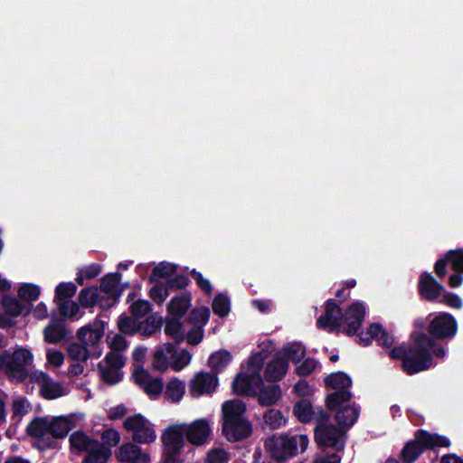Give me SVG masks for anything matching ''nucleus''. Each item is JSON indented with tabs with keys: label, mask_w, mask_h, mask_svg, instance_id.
I'll use <instances>...</instances> for the list:
<instances>
[{
	"label": "nucleus",
	"mask_w": 463,
	"mask_h": 463,
	"mask_svg": "<svg viewBox=\"0 0 463 463\" xmlns=\"http://www.w3.org/2000/svg\"><path fill=\"white\" fill-rule=\"evenodd\" d=\"M458 332V322L453 315L439 312L429 321L428 333L412 331L409 346H394L389 352L392 360L402 361V369L408 375H413L430 369L433 364L431 349L436 341H449Z\"/></svg>",
	"instance_id": "1"
},
{
	"label": "nucleus",
	"mask_w": 463,
	"mask_h": 463,
	"mask_svg": "<svg viewBox=\"0 0 463 463\" xmlns=\"http://www.w3.org/2000/svg\"><path fill=\"white\" fill-rule=\"evenodd\" d=\"M365 317V306L361 301L352 303L343 313L335 299L329 298L325 304V313L317 319L319 329L329 332L343 333L354 336L360 331Z\"/></svg>",
	"instance_id": "2"
},
{
	"label": "nucleus",
	"mask_w": 463,
	"mask_h": 463,
	"mask_svg": "<svg viewBox=\"0 0 463 463\" xmlns=\"http://www.w3.org/2000/svg\"><path fill=\"white\" fill-rule=\"evenodd\" d=\"M246 404L233 399L222 405V433L230 442L242 441L252 434V424L245 417Z\"/></svg>",
	"instance_id": "3"
},
{
	"label": "nucleus",
	"mask_w": 463,
	"mask_h": 463,
	"mask_svg": "<svg viewBox=\"0 0 463 463\" xmlns=\"http://www.w3.org/2000/svg\"><path fill=\"white\" fill-rule=\"evenodd\" d=\"M309 439L307 435L288 436L287 434H273L264 440L265 450L270 458L277 463H285L296 457L299 451L304 452L308 446Z\"/></svg>",
	"instance_id": "4"
},
{
	"label": "nucleus",
	"mask_w": 463,
	"mask_h": 463,
	"mask_svg": "<svg viewBox=\"0 0 463 463\" xmlns=\"http://www.w3.org/2000/svg\"><path fill=\"white\" fill-rule=\"evenodd\" d=\"M185 431L182 424H172L163 431L164 447L161 463H180V455L185 445Z\"/></svg>",
	"instance_id": "5"
},
{
	"label": "nucleus",
	"mask_w": 463,
	"mask_h": 463,
	"mask_svg": "<svg viewBox=\"0 0 463 463\" xmlns=\"http://www.w3.org/2000/svg\"><path fill=\"white\" fill-rule=\"evenodd\" d=\"M123 428L132 433V440L135 443L151 444L156 439L154 424L141 413L127 417Z\"/></svg>",
	"instance_id": "6"
},
{
	"label": "nucleus",
	"mask_w": 463,
	"mask_h": 463,
	"mask_svg": "<svg viewBox=\"0 0 463 463\" xmlns=\"http://www.w3.org/2000/svg\"><path fill=\"white\" fill-rule=\"evenodd\" d=\"M7 375L12 382L22 383L29 375L26 366L33 360V354L24 347H19L13 353L8 351Z\"/></svg>",
	"instance_id": "7"
},
{
	"label": "nucleus",
	"mask_w": 463,
	"mask_h": 463,
	"mask_svg": "<svg viewBox=\"0 0 463 463\" xmlns=\"http://www.w3.org/2000/svg\"><path fill=\"white\" fill-rule=\"evenodd\" d=\"M345 431L334 424H317L314 430L315 441L319 448L341 451L345 448Z\"/></svg>",
	"instance_id": "8"
},
{
	"label": "nucleus",
	"mask_w": 463,
	"mask_h": 463,
	"mask_svg": "<svg viewBox=\"0 0 463 463\" xmlns=\"http://www.w3.org/2000/svg\"><path fill=\"white\" fill-rule=\"evenodd\" d=\"M417 291L421 300L437 303L445 291V288L431 273L422 271L419 276Z\"/></svg>",
	"instance_id": "9"
},
{
	"label": "nucleus",
	"mask_w": 463,
	"mask_h": 463,
	"mask_svg": "<svg viewBox=\"0 0 463 463\" xmlns=\"http://www.w3.org/2000/svg\"><path fill=\"white\" fill-rule=\"evenodd\" d=\"M263 384V378L259 373H243L236 374L232 388L235 394L256 397L257 390Z\"/></svg>",
	"instance_id": "10"
},
{
	"label": "nucleus",
	"mask_w": 463,
	"mask_h": 463,
	"mask_svg": "<svg viewBox=\"0 0 463 463\" xmlns=\"http://www.w3.org/2000/svg\"><path fill=\"white\" fill-rule=\"evenodd\" d=\"M182 425L186 440L194 446L199 447L205 444L212 434L211 426L206 419H198L188 425Z\"/></svg>",
	"instance_id": "11"
},
{
	"label": "nucleus",
	"mask_w": 463,
	"mask_h": 463,
	"mask_svg": "<svg viewBox=\"0 0 463 463\" xmlns=\"http://www.w3.org/2000/svg\"><path fill=\"white\" fill-rule=\"evenodd\" d=\"M217 383V375L207 372H200L190 382V394L193 397H200L211 393L215 390Z\"/></svg>",
	"instance_id": "12"
},
{
	"label": "nucleus",
	"mask_w": 463,
	"mask_h": 463,
	"mask_svg": "<svg viewBox=\"0 0 463 463\" xmlns=\"http://www.w3.org/2000/svg\"><path fill=\"white\" fill-rule=\"evenodd\" d=\"M104 331L105 322L95 320L93 325L88 324L80 327L77 332V337L82 344L95 345L101 341Z\"/></svg>",
	"instance_id": "13"
},
{
	"label": "nucleus",
	"mask_w": 463,
	"mask_h": 463,
	"mask_svg": "<svg viewBox=\"0 0 463 463\" xmlns=\"http://www.w3.org/2000/svg\"><path fill=\"white\" fill-rule=\"evenodd\" d=\"M288 370L287 359L282 358L279 354L269 361L264 370V378L268 382H279L286 375Z\"/></svg>",
	"instance_id": "14"
},
{
	"label": "nucleus",
	"mask_w": 463,
	"mask_h": 463,
	"mask_svg": "<svg viewBox=\"0 0 463 463\" xmlns=\"http://www.w3.org/2000/svg\"><path fill=\"white\" fill-rule=\"evenodd\" d=\"M418 437L426 450H433L438 448H449L451 445L449 439L439 433H431L426 430H417Z\"/></svg>",
	"instance_id": "15"
},
{
	"label": "nucleus",
	"mask_w": 463,
	"mask_h": 463,
	"mask_svg": "<svg viewBox=\"0 0 463 463\" xmlns=\"http://www.w3.org/2000/svg\"><path fill=\"white\" fill-rule=\"evenodd\" d=\"M75 427L71 416H55L49 420L50 435L52 439H63Z\"/></svg>",
	"instance_id": "16"
},
{
	"label": "nucleus",
	"mask_w": 463,
	"mask_h": 463,
	"mask_svg": "<svg viewBox=\"0 0 463 463\" xmlns=\"http://www.w3.org/2000/svg\"><path fill=\"white\" fill-rule=\"evenodd\" d=\"M282 392L279 384L260 385L257 390L256 397L258 402L262 407H269L276 404L281 398Z\"/></svg>",
	"instance_id": "17"
},
{
	"label": "nucleus",
	"mask_w": 463,
	"mask_h": 463,
	"mask_svg": "<svg viewBox=\"0 0 463 463\" xmlns=\"http://www.w3.org/2000/svg\"><path fill=\"white\" fill-rule=\"evenodd\" d=\"M67 335L63 318L52 319L43 330L44 341L49 344H58Z\"/></svg>",
	"instance_id": "18"
},
{
	"label": "nucleus",
	"mask_w": 463,
	"mask_h": 463,
	"mask_svg": "<svg viewBox=\"0 0 463 463\" xmlns=\"http://www.w3.org/2000/svg\"><path fill=\"white\" fill-rule=\"evenodd\" d=\"M192 295L189 291H184L178 296L171 298L167 304V312L175 317L182 318L191 307Z\"/></svg>",
	"instance_id": "19"
},
{
	"label": "nucleus",
	"mask_w": 463,
	"mask_h": 463,
	"mask_svg": "<svg viewBox=\"0 0 463 463\" xmlns=\"http://www.w3.org/2000/svg\"><path fill=\"white\" fill-rule=\"evenodd\" d=\"M425 451L419 439L417 430L414 439L407 441L401 452V459L403 463H414Z\"/></svg>",
	"instance_id": "20"
},
{
	"label": "nucleus",
	"mask_w": 463,
	"mask_h": 463,
	"mask_svg": "<svg viewBox=\"0 0 463 463\" xmlns=\"http://www.w3.org/2000/svg\"><path fill=\"white\" fill-rule=\"evenodd\" d=\"M121 277V273L117 271L109 273L100 279L99 289L109 295L115 301L118 300L122 294V288H118Z\"/></svg>",
	"instance_id": "21"
},
{
	"label": "nucleus",
	"mask_w": 463,
	"mask_h": 463,
	"mask_svg": "<svg viewBox=\"0 0 463 463\" xmlns=\"http://www.w3.org/2000/svg\"><path fill=\"white\" fill-rule=\"evenodd\" d=\"M360 414V406L353 405L344 406L335 413V420L340 426L352 427L357 420Z\"/></svg>",
	"instance_id": "22"
},
{
	"label": "nucleus",
	"mask_w": 463,
	"mask_h": 463,
	"mask_svg": "<svg viewBox=\"0 0 463 463\" xmlns=\"http://www.w3.org/2000/svg\"><path fill=\"white\" fill-rule=\"evenodd\" d=\"M232 355L226 349L213 353L208 359V364L215 375L222 372L232 362Z\"/></svg>",
	"instance_id": "23"
},
{
	"label": "nucleus",
	"mask_w": 463,
	"mask_h": 463,
	"mask_svg": "<svg viewBox=\"0 0 463 463\" xmlns=\"http://www.w3.org/2000/svg\"><path fill=\"white\" fill-rule=\"evenodd\" d=\"M325 385L334 390H349L353 381L345 372L338 371L326 375L324 379Z\"/></svg>",
	"instance_id": "24"
},
{
	"label": "nucleus",
	"mask_w": 463,
	"mask_h": 463,
	"mask_svg": "<svg viewBox=\"0 0 463 463\" xmlns=\"http://www.w3.org/2000/svg\"><path fill=\"white\" fill-rule=\"evenodd\" d=\"M111 456V449L98 440L88 451L82 463H107Z\"/></svg>",
	"instance_id": "25"
},
{
	"label": "nucleus",
	"mask_w": 463,
	"mask_h": 463,
	"mask_svg": "<svg viewBox=\"0 0 463 463\" xmlns=\"http://www.w3.org/2000/svg\"><path fill=\"white\" fill-rule=\"evenodd\" d=\"M26 434L33 439H42L50 434L48 417H35L26 426Z\"/></svg>",
	"instance_id": "26"
},
{
	"label": "nucleus",
	"mask_w": 463,
	"mask_h": 463,
	"mask_svg": "<svg viewBox=\"0 0 463 463\" xmlns=\"http://www.w3.org/2000/svg\"><path fill=\"white\" fill-rule=\"evenodd\" d=\"M365 335L374 336V340L382 347L390 348L394 343V337L380 323H372L367 328Z\"/></svg>",
	"instance_id": "27"
},
{
	"label": "nucleus",
	"mask_w": 463,
	"mask_h": 463,
	"mask_svg": "<svg viewBox=\"0 0 463 463\" xmlns=\"http://www.w3.org/2000/svg\"><path fill=\"white\" fill-rule=\"evenodd\" d=\"M69 441L71 449L79 452H87L94 444H98V439H90L82 430L73 432Z\"/></svg>",
	"instance_id": "28"
},
{
	"label": "nucleus",
	"mask_w": 463,
	"mask_h": 463,
	"mask_svg": "<svg viewBox=\"0 0 463 463\" xmlns=\"http://www.w3.org/2000/svg\"><path fill=\"white\" fill-rule=\"evenodd\" d=\"M1 303L5 314L14 317L27 315L31 310L30 307L20 303L19 300L10 295H5Z\"/></svg>",
	"instance_id": "29"
},
{
	"label": "nucleus",
	"mask_w": 463,
	"mask_h": 463,
	"mask_svg": "<svg viewBox=\"0 0 463 463\" xmlns=\"http://www.w3.org/2000/svg\"><path fill=\"white\" fill-rule=\"evenodd\" d=\"M185 392V384L177 377L171 378L165 385V398L172 402H179Z\"/></svg>",
	"instance_id": "30"
},
{
	"label": "nucleus",
	"mask_w": 463,
	"mask_h": 463,
	"mask_svg": "<svg viewBox=\"0 0 463 463\" xmlns=\"http://www.w3.org/2000/svg\"><path fill=\"white\" fill-rule=\"evenodd\" d=\"M137 444L138 443H135L134 441L122 444L116 452L117 459L122 463H130L140 457L143 452Z\"/></svg>",
	"instance_id": "31"
},
{
	"label": "nucleus",
	"mask_w": 463,
	"mask_h": 463,
	"mask_svg": "<svg viewBox=\"0 0 463 463\" xmlns=\"http://www.w3.org/2000/svg\"><path fill=\"white\" fill-rule=\"evenodd\" d=\"M353 397V393L349 390H336L329 393L326 398V405L330 411H338L341 405L349 402Z\"/></svg>",
	"instance_id": "32"
},
{
	"label": "nucleus",
	"mask_w": 463,
	"mask_h": 463,
	"mask_svg": "<svg viewBox=\"0 0 463 463\" xmlns=\"http://www.w3.org/2000/svg\"><path fill=\"white\" fill-rule=\"evenodd\" d=\"M177 270V266L166 261L159 262L153 269L148 277L149 283H155L158 281V279H168L175 275Z\"/></svg>",
	"instance_id": "33"
},
{
	"label": "nucleus",
	"mask_w": 463,
	"mask_h": 463,
	"mask_svg": "<svg viewBox=\"0 0 463 463\" xmlns=\"http://www.w3.org/2000/svg\"><path fill=\"white\" fill-rule=\"evenodd\" d=\"M293 413L300 422H310L314 415V410L311 402L307 399H301L298 401L294 404Z\"/></svg>",
	"instance_id": "34"
},
{
	"label": "nucleus",
	"mask_w": 463,
	"mask_h": 463,
	"mask_svg": "<svg viewBox=\"0 0 463 463\" xmlns=\"http://www.w3.org/2000/svg\"><path fill=\"white\" fill-rule=\"evenodd\" d=\"M183 324L180 317H174L166 319L165 326V334L171 336L175 344H181L184 340V335L182 332Z\"/></svg>",
	"instance_id": "35"
},
{
	"label": "nucleus",
	"mask_w": 463,
	"mask_h": 463,
	"mask_svg": "<svg viewBox=\"0 0 463 463\" xmlns=\"http://www.w3.org/2000/svg\"><path fill=\"white\" fill-rule=\"evenodd\" d=\"M263 420L269 430H278L287 422L282 411L276 409H269L264 413Z\"/></svg>",
	"instance_id": "36"
},
{
	"label": "nucleus",
	"mask_w": 463,
	"mask_h": 463,
	"mask_svg": "<svg viewBox=\"0 0 463 463\" xmlns=\"http://www.w3.org/2000/svg\"><path fill=\"white\" fill-rule=\"evenodd\" d=\"M210 309L207 307H195L192 309L186 317V321L193 324L194 326H203L208 323L210 318Z\"/></svg>",
	"instance_id": "37"
},
{
	"label": "nucleus",
	"mask_w": 463,
	"mask_h": 463,
	"mask_svg": "<svg viewBox=\"0 0 463 463\" xmlns=\"http://www.w3.org/2000/svg\"><path fill=\"white\" fill-rule=\"evenodd\" d=\"M98 288L90 287L82 288L78 296V301L83 307H92L99 302Z\"/></svg>",
	"instance_id": "38"
},
{
	"label": "nucleus",
	"mask_w": 463,
	"mask_h": 463,
	"mask_svg": "<svg viewBox=\"0 0 463 463\" xmlns=\"http://www.w3.org/2000/svg\"><path fill=\"white\" fill-rule=\"evenodd\" d=\"M212 308L215 315L220 317H225L231 310V300L223 293H218L213 299Z\"/></svg>",
	"instance_id": "39"
},
{
	"label": "nucleus",
	"mask_w": 463,
	"mask_h": 463,
	"mask_svg": "<svg viewBox=\"0 0 463 463\" xmlns=\"http://www.w3.org/2000/svg\"><path fill=\"white\" fill-rule=\"evenodd\" d=\"M138 322L136 317L121 315L118 319V328L123 335H134L138 331Z\"/></svg>",
	"instance_id": "40"
},
{
	"label": "nucleus",
	"mask_w": 463,
	"mask_h": 463,
	"mask_svg": "<svg viewBox=\"0 0 463 463\" xmlns=\"http://www.w3.org/2000/svg\"><path fill=\"white\" fill-rule=\"evenodd\" d=\"M98 369L99 370L101 380L109 385L117 384L122 380L123 375L119 370L104 366L102 362L98 364Z\"/></svg>",
	"instance_id": "41"
},
{
	"label": "nucleus",
	"mask_w": 463,
	"mask_h": 463,
	"mask_svg": "<svg viewBox=\"0 0 463 463\" xmlns=\"http://www.w3.org/2000/svg\"><path fill=\"white\" fill-rule=\"evenodd\" d=\"M161 319H156L154 316H150L146 320L138 322L137 333L145 336H151L161 328Z\"/></svg>",
	"instance_id": "42"
},
{
	"label": "nucleus",
	"mask_w": 463,
	"mask_h": 463,
	"mask_svg": "<svg viewBox=\"0 0 463 463\" xmlns=\"http://www.w3.org/2000/svg\"><path fill=\"white\" fill-rule=\"evenodd\" d=\"M282 358L292 361L294 364H298L306 354V349L301 344H294L290 346L284 347L282 350Z\"/></svg>",
	"instance_id": "43"
},
{
	"label": "nucleus",
	"mask_w": 463,
	"mask_h": 463,
	"mask_svg": "<svg viewBox=\"0 0 463 463\" xmlns=\"http://www.w3.org/2000/svg\"><path fill=\"white\" fill-rule=\"evenodd\" d=\"M40 394L46 400H54L62 396L63 392L60 383L48 381L42 384Z\"/></svg>",
	"instance_id": "44"
},
{
	"label": "nucleus",
	"mask_w": 463,
	"mask_h": 463,
	"mask_svg": "<svg viewBox=\"0 0 463 463\" xmlns=\"http://www.w3.org/2000/svg\"><path fill=\"white\" fill-rule=\"evenodd\" d=\"M101 272V266L98 263H91L90 265L85 266L80 269L75 279L79 285H83L85 279H91L99 275Z\"/></svg>",
	"instance_id": "45"
},
{
	"label": "nucleus",
	"mask_w": 463,
	"mask_h": 463,
	"mask_svg": "<svg viewBox=\"0 0 463 463\" xmlns=\"http://www.w3.org/2000/svg\"><path fill=\"white\" fill-rule=\"evenodd\" d=\"M40 294V287L32 283L24 284L18 289V297L27 302L37 300Z\"/></svg>",
	"instance_id": "46"
},
{
	"label": "nucleus",
	"mask_w": 463,
	"mask_h": 463,
	"mask_svg": "<svg viewBox=\"0 0 463 463\" xmlns=\"http://www.w3.org/2000/svg\"><path fill=\"white\" fill-rule=\"evenodd\" d=\"M76 291L77 286L73 282H61L55 288V298L60 302L68 301Z\"/></svg>",
	"instance_id": "47"
},
{
	"label": "nucleus",
	"mask_w": 463,
	"mask_h": 463,
	"mask_svg": "<svg viewBox=\"0 0 463 463\" xmlns=\"http://www.w3.org/2000/svg\"><path fill=\"white\" fill-rule=\"evenodd\" d=\"M85 344L71 343L68 346V355L76 362H85L89 358V350Z\"/></svg>",
	"instance_id": "48"
},
{
	"label": "nucleus",
	"mask_w": 463,
	"mask_h": 463,
	"mask_svg": "<svg viewBox=\"0 0 463 463\" xmlns=\"http://www.w3.org/2000/svg\"><path fill=\"white\" fill-rule=\"evenodd\" d=\"M191 283L190 279L184 274H175L169 277L165 284L168 288L169 292L183 289Z\"/></svg>",
	"instance_id": "49"
},
{
	"label": "nucleus",
	"mask_w": 463,
	"mask_h": 463,
	"mask_svg": "<svg viewBox=\"0 0 463 463\" xmlns=\"http://www.w3.org/2000/svg\"><path fill=\"white\" fill-rule=\"evenodd\" d=\"M445 254L451 269L455 272H463V248L448 250Z\"/></svg>",
	"instance_id": "50"
},
{
	"label": "nucleus",
	"mask_w": 463,
	"mask_h": 463,
	"mask_svg": "<svg viewBox=\"0 0 463 463\" xmlns=\"http://www.w3.org/2000/svg\"><path fill=\"white\" fill-rule=\"evenodd\" d=\"M155 283L156 285L149 290V297L153 301L160 305L165 301L170 292L165 283L159 281Z\"/></svg>",
	"instance_id": "51"
},
{
	"label": "nucleus",
	"mask_w": 463,
	"mask_h": 463,
	"mask_svg": "<svg viewBox=\"0 0 463 463\" xmlns=\"http://www.w3.org/2000/svg\"><path fill=\"white\" fill-rule=\"evenodd\" d=\"M173 359L174 361L171 364V368L175 372H179L190 364L192 354L188 350L183 349L181 352H177Z\"/></svg>",
	"instance_id": "52"
},
{
	"label": "nucleus",
	"mask_w": 463,
	"mask_h": 463,
	"mask_svg": "<svg viewBox=\"0 0 463 463\" xmlns=\"http://www.w3.org/2000/svg\"><path fill=\"white\" fill-rule=\"evenodd\" d=\"M59 311L61 316V318L65 319L66 317L73 318L80 312V306L74 301H63L59 303Z\"/></svg>",
	"instance_id": "53"
},
{
	"label": "nucleus",
	"mask_w": 463,
	"mask_h": 463,
	"mask_svg": "<svg viewBox=\"0 0 463 463\" xmlns=\"http://www.w3.org/2000/svg\"><path fill=\"white\" fill-rule=\"evenodd\" d=\"M437 303H440L456 309H460L463 307L461 298L458 294L449 291H444Z\"/></svg>",
	"instance_id": "54"
},
{
	"label": "nucleus",
	"mask_w": 463,
	"mask_h": 463,
	"mask_svg": "<svg viewBox=\"0 0 463 463\" xmlns=\"http://www.w3.org/2000/svg\"><path fill=\"white\" fill-rule=\"evenodd\" d=\"M101 444L108 448H112L117 446L120 441V434L115 429H108L103 431L101 434Z\"/></svg>",
	"instance_id": "55"
},
{
	"label": "nucleus",
	"mask_w": 463,
	"mask_h": 463,
	"mask_svg": "<svg viewBox=\"0 0 463 463\" xmlns=\"http://www.w3.org/2000/svg\"><path fill=\"white\" fill-rule=\"evenodd\" d=\"M190 275L195 280L196 285L206 294L211 295L213 293V286L209 279L203 278V274L193 269L190 271Z\"/></svg>",
	"instance_id": "56"
},
{
	"label": "nucleus",
	"mask_w": 463,
	"mask_h": 463,
	"mask_svg": "<svg viewBox=\"0 0 463 463\" xmlns=\"http://www.w3.org/2000/svg\"><path fill=\"white\" fill-rule=\"evenodd\" d=\"M143 389L148 395H159L164 389L163 379L160 377L153 378L150 375V379L146 383Z\"/></svg>",
	"instance_id": "57"
},
{
	"label": "nucleus",
	"mask_w": 463,
	"mask_h": 463,
	"mask_svg": "<svg viewBox=\"0 0 463 463\" xmlns=\"http://www.w3.org/2000/svg\"><path fill=\"white\" fill-rule=\"evenodd\" d=\"M317 365V362L314 358H306L299 365L297 366L296 373L301 377L308 376L315 371Z\"/></svg>",
	"instance_id": "58"
},
{
	"label": "nucleus",
	"mask_w": 463,
	"mask_h": 463,
	"mask_svg": "<svg viewBox=\"0 0 463 463\" xmlns=\"http://www.w3.org/2000/svg\"><path fill=\"white\" fill-rule=\"evenodd\" d=\"M130 309L136 318L143 317L151 310V305L147 300L138 299L130 306Z\"/></svg>",
	"instance_id": "59"
},
{
	"label": "nucleus",
	"mask_w": 463,
	"mask_h": 463,
	"mask_svg": "<svg viewBox=\"0 0 463 463\" xmlns=\"http://www.w3.org/2000/svg\"><path fill=\"white\" fill-rule=\"evenodd\" d=\"M229 455L223 449H213L207 453V463H228Z\"/></svg>",
	"instance_id": "60"
},
{
	"label": "nucleus",
	"mask_w": 463,
	"mask_h": 463,
	"mask_svg": "<svg viewBox=\"0 0 463 463\" xmlns=\"http://www.w3.org/2000/svg\"><path fill=\"white\" fill-rule=\"evenodd\" d=\"M153 366L155 369L164 372L168 368V361L165 350L160 347L156 349L153 355Z\"/></svg>",
	"instance_id": "61"
},
{
	"label": "nucleus",
	"mask_w": 463,
	"mask_h": 463,
	"mask_svg": "<svg viewBox=\"0 0 463 463\" xmlns=\"http://www.w3.org/2000/svg\"><path fill=\"white\" fill-rule=\"evenodd\" d=\"M107 341L109 343V348L113 352H122V351H125L128 348V341L120 334L114 335L111 337V339H110V336L108 335Z\"/></svg>",
	"instance_id": "62"
},
{
	"label": "nucleus",
	"mask_w": 463,
	"mask_h": 463,
	"mask_svg": "<svg viewBox=\"0 0 463 463\" xmlns=\"http://www.w3.org/2000/svg\"><path fill=\"white\" fill-rule=\"evenodd\" d=\"M104 361H106L108 367L120 370L125 365V358L122 354L117 352H109Z\"/></svg>",
	"instance_id": "63"
},
{
	"label": "nucleus",
	"mask_w": 463,
	"mask_h": 463,
	"mask_svg": "<svg viewBox=\"0 0 463 463\" xmlns=\"http://www.w3.org/2000/svg\"><path fill=\"white\" fill-rule=\"evenodd\" d=\"M264 356L260 352H256L252 354L248 360V369L250 371V373H259L264 365Z\"/></svg>",
	"instance_id": "64"
}]
</instances>
